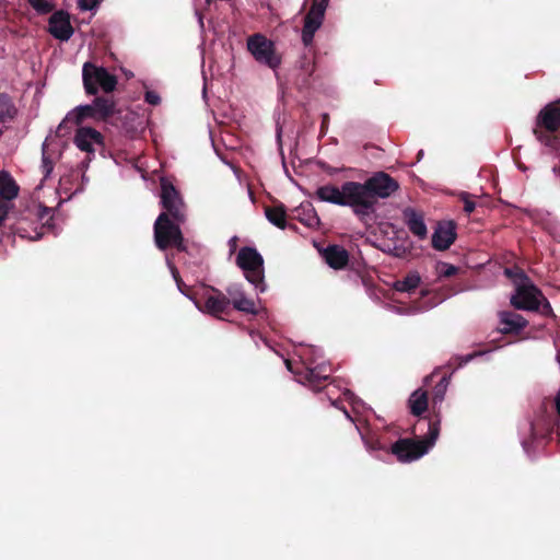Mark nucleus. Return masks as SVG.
I'll return each instance as SVG.
<instances>
[{"label":"nucleus","instance_id":"nucleus-1","mask_svg":"<svg viewBox=\"0 0 560 560\" xmlns=\"http://www.w3.org/2000/svg\"><path fill=\"white\" fill-rule=\"evenodd\" d=\"M399 189L398 182L385 172H376L364 183L345 182L341 187L331 184L320 186L315 196L324 202L350 207L361 220L375 212L380 199L389 198Z\"/></svg>","mask_w":560,"mask_h":560},{"label":"nucleus","instance_id":"nucleus-2","mask_svg":"<svg viewBox=\"0 0 560 560\" xmlns=\"http://www.w3.org/2000/svg\"><path fill=\"white\" fill-rule=\"evenodd\" d=\"M440 434V420L430 419L428 434L422 440L399 439L390 447L393 455L401 463H410L422 457L435 444Z\"/></svg>","mask_w":560,"mask_h":560},{"label":"nucleus","instance_id":"nucleus-3","mask_svg":"<svg viewBox=\"0 0 560 560\" xmlns=\"http://www.w3.org/2000/svg\"><path fill=\"white\" fill-rule=\"evenodd\" d=\"M179 224L177 221L168 218V213L159 214L154 222V242L159 249L165 250L174 247L178 252L187 250Z\"/></svg>","mask_w":560,"mask_h":560},{"label":"nucleus","instance_id":"nucleus-4","mask_svg":"<svg viewBox=\"0 0 560 560\" xmlns=\"http://www.w3.org/2000/svg\"><path fill=\"white\" fill-rule=\"evenodd\" d=\"M82 80L88 95H97L100 90L105 94H110L115 91L118 83L116 75L109 73L104 67L92 62L83 65Z\"/></svg>","mask_w":560,"mask_h":560},{"label":"nucleus","instance_id":"nucleus-5","mask_svg":"<svg viewBox=\"0 0 560 560\" xmlns=\"http://www.w3.org/2000/svg\"><path fill=\"white\" fill-rule=\"evenodd\" d=\"M236 264L244 271L245 278L264 292V258L258 250L249 246L242 247L236 256Z\"/></svg>","mask_w":560,"mask_h":560},{"label":"nucleus","instance_id":"nucleus-6","mask_svg":"<svg viewBox=\"0 0 560 560\" xmlns=\"http://www.w3.org/2000/svg\"><path fill=\"white\" fill-rule=\"evenodd\" d=\"M560 129V106L559 103H549L540 109L536 117V126L533 130L537 140L546 145L555 141L552 136Z\"/></svg>","mask_w":560,"mask_h":560},{"label":"nucleus","instance_id":"nucleus-7","mask_svg":"<svg viewBox=\"0 0 560 560\" xmlns=\"http://www.w3.org/2000/svg\"><path fill=\"white\" fill-rule=\"evenodd\" d=\"M247 50L258 63L272 70L281 65V56L277 52L275 43L260 33L253 34L247 38Z\"/></svg>","mask_w":560,"mask_h":560},{"label":"nucleus","instance_id":"nucleus-8","mask_svg":"<svg viewBox=\"0 0 560 560\" xmlns=\"http://www.w3.org/2000/svg\"><path fill=\"white\" fill-rule=\"evenodd\" d=\"M194 303L200 311L215 317H220L221 314H228L231 305L230 299L212 287L203 288L202 293L197 294Z\"/></svg>","mask_w":560,"mask_h":560},{"label":"nucleus","instance_id":"nucleus-9","mask_svg":"<svg viewBox=\"0 0 560 560\" xmlns=\"http://www.w3.org/2000/svg\"><path fill=\"white\" fill-rule=\"evenodd\" d=\"M161 205L165 210L163 213H168V218L177 221V223L185 222L186 206L179 191L166 178L161 179Z\"/></svg>","mask_w":560,"mask_h":560},{"label":"nucleus","instance_id":"nucleus-10","mask_svg":"<svg viewBox=\"0 0 560 560\" xmlns=\"http://www.w3.org/2000/svg\"><path fill=\"white\" fill-rule=\"evenodd\" d=\"M542 292L533 283L517 285L515 294L511 298V304L516 310L538 311Z\"/></svg>","mask_w":560,"mask_h":560},{"label":"nucleus","instance_id":"nucleus-11","mask_svg":"<svg viewBox=\"0 0 560 560\" xmlns=\"http://www.w3.org/2000/svg\"><path fill=\"white\" fill-rule=\"evenodd\" d=\"M73 142L81 151L94 154L97 147L104 148V136L92 127H79Z\"/></svg>","mask_w":560,"mask_h":560},{"label":"nucleus","instance_id":"nucleus-12","mask_svg":"<svg viewBox=\"0 0 560 560\" xmlns=\"http://www.w3.org/2000/svg\"><path fill=\"white\" fill-rule=\"evenodd\" d=\"M48 32L56 39L69 40L74 33L70 22V14L65 10L54 12L48 20Z\"/></svg>","mask_w":560,"mask_h":560},{"label":"nucleus","instance_id":"nucleus-13","mask_svg":"<svg viewBox=\"0 0 560 560\" xmlns=\"http://www.w3.org/2000/svg\"><path fill=\"white\" fill-rule=\"evenodd\" d=\"M456 237V223L454 221H441L433 232L432 246L436 250H446Z\"/></svg>","mask_w":560,"mask_h":560},{"label":"nucleus","instance_id":"nucleus-14","mask_svg":"<svg viewBox=\"0 0 560 560\" xmlns=\"http://www.w3.org/2000/svg\"><path fill=\"white\" fill-rule=\"evenodd\" d=\"M92 118L96 120V113L92 104L80 105L69 112L58 126V130L62 131L70 128V126H80L85 119Z\"/></svg>","mask_w":560,"mask_h":560},{"label":"nucleus","instance_id":"nucleus-15","mask_svg":"<svg viewBox=\"0 0 560 560\" xmlns=\"http://www.w3.org/2000/svg\"><path fill=\"white\" fill-rule=\"evenodd\" d=\"M284 362L289 371L299 375L301 383H307L314 389H319L320 385L328 380V375H322L317 369H304L302 366L294 369L292 361L285 360Z\"/></svg>","mask_w":560,"mask_h":560},{"label":"nucleus","instance_id":"nucleus-16","mask_svg":"<svg viewBox=\"0 0 560 560\" xmlns=\"http://www.w3.org/2000/svg\"><path fill=\"white\" fill-rule=\"evenodd\" d=\"M404 222L409 231L420 240H424L428 235V229L424 223L423 213L413 208L407 207L402 211Z\"/></svg>","mask_w":560,"mask_h":560},{"label":"nucleus","instance_id":"nucleus-17","mask_svg":"<svg viewBox=\"0 0 560 560\" xmlns=\"http://www.w3.org/2000/svg\"><path fill=\"white\" fill-rule=\"evenodd\" d=\"M322 256L326 264L336 270L343 269L349 262V253L341 245L332 244L328 245L322 252Z\"/></svg>","mask_w":560,"mask_h":560},{"label":"nucleus","instance_id":"nucleus-18","mask_svg":"<svg viewBox=\"0 0 560 560\" xmlns=\"http://www.w3.org/2000/svg\"><path fill=\"white\" fill-rule=\"evenodd\" d=\"M93 107L96 113V120L107 122L108 119L117 113L116 102L113 95L105 94L102 96L95 95L93 100Z\"/></svg>","mask_w":560,"mask_h":560},{"label":"nucleus","instance_id":"nucleus-19","mask_svg":"<svg viewBox=\"0 0 560 560\" xmlns=\"http://www.w3.org/2000/svg\"><path fill=\"white\" fill-rule=\"evenodd\" d=\"M500 323L503 325L500 328L503 335L518 334L528 325V322L522 315L508 311L500 313Z\"/></svg>","mask_w":560,"mask_h":560},{"label":"nucleus","instance_id":"nucleus-20","mask_svg":"<svg viewBox=\"0 0 560 560\" xmlns=\"http://www.w3.org/2000/svg\"><path fill=\"white\" fill-rule=\"evenodd\" d=\"M325 16L307 12L302 28V42L305 47L313 44L316 31L322 26Z\"/></svg>","mask_w":560,"mask_h":560},{"label":"nucleus","instance_id":"nucleus-21","mask_svg":"<svg viewBox=\"0 0 560 560\" xmlns=\"http://www.w3.org/2000/svg\"><path fill=\"white\" fill-rule=\"evenodd\" d=\"M265 215L275 226L281 230L287 228V209L283 203L278 202L273 206H266Z\"/></svg>","mask_w":560,"mask_h":560},{"label":"nucleus","instance_id":"nucleus-22","mask_svg":"<svg viewBox=\"0 0 560 560\" xmlns=\"http://www.w3.org/2000/svg\"><path fill=\"white\" fill-rule=\"evenodd\" d=\"M428 404V392L421 388L415 390L408 399L410 412L416 417H420L422 413L427 411Z\"/></svg>","mask_w":560,"mask_h":560},{"label":"nucleus","instance_id":"nucleus-23","mask_svg":"<svg viewBox=\"0 0 560 560\" xmlns=\"http://www.w3.org/2000/svg\"><path fill=\"white\" fill-rule=\"evenodd\" d=\"M19 194V186L13 177L5 171L0 172V198L10 201Z\"/></svg>","mask_w":560,"mask_h":560},{"label":"nucleus","instance_id":"nucleus-24","mask_svg":"<svg viewBox=\"0 0 560 560\" xmlns=\"http://www.w3.org/2000/svg\"><path fill=\"white\" fill-rule=\"evenodd\" d=\"M18 113L11 97L5 93H0V122L12 120Z\"/></svg>","mask_w":560,"mask_h":560},{"label":"nucleus","instance_id":"nucleus-25","mask_svg":"<svg viewBox=\"0 0 560 560\" xmlns=\"http://www.w3.org/2000/svg\"><path fill=\"white\" fill-rule=\"evenodd\" d=\"M167 266L171 270V273L176 282V285L178 288V290L184 294L186 295L187 298H189L191 301L196 300V296L198 294V292H195L194 289L189 285H187L180 275H179V271L178 269L176 268V266L170 260L167 259Z\"/></svg>","mask_w":560,"mask_h":560},{"label":"nucleus","instance_id":"nucleus-26","mask_svg":"<svg viewBox=\"0 0 560 560\" xmlns=\"http://www.w3.org/2000/svg\"><path fill=\"white\" fill-rule=\"evenodd\" d=\"M420 281L418 272H409L404 279L395 282V289L400 292H411L419 287Z\"/></svg>","mask_w":560,"mask_h":560},{"label":"nucleus","instance_id":"nucleus-27","mask_svg":"<svg viewBox=\"0 0 560 560\" xmlns=\"http://www.w3.org/2000/svg\"><path fill=\"white\" fill-rule=\"evenodd\" d=\"M529 434L530 440H524L523 441V447L524 450L529 453L532 443L538 439H547L551 435V430L546 429L545 431H538L535 423L530 422L529 424Z\"/></svg>","mask_w":560,"mask_h":560},{"label":"nucleus","instance_id":"nucleus-28","mask_svg":"<svg viewBox=\"0 0 560 560\" xmlns=\"http://www.w3.org/2000/svg\"><path fill=\"white\" fill-rule=\"evenodd\" d=\"M235 310L247 313V314H256L255 303L253 300L247 299L243 293H240V299L234 301Z\"/></svg>","mask_w":560,"mask_h":560},{"label":"nucleus","instance_id":"nucleus-29","mask_svg":"<svg viewBox=\"0 0 560 560\" xmlns=\"http://www.w3.org/2000/svg\"><path fill=\"white\" fill-rule=\"evenodd\" d=\"M27 2L40 15L52 12L55 8L48 0H27Z\"/></svg>","mask_w":560,"mask_h":560},{"label":"nucleus","instance_id":"nucleus-30","mask_svg":"<svg viewBox=\"0 0 560 560\" xmlns=\"http://www.w3.org/2000/svg\"><path fill=\"white\" fill-rule=\"evenodd\" d=\"M458 271H459L458 267L447 264V262H440L438 265V273L440 277L451 278V277L457 275Z\"/></svg>","mask_w":560,"mask_h":560},{"label":"nucleus","instance_id":"nucleus-31","mask_svg":"<svg viewBox=\"0 0 560 560\" xmlns=\"http://www.w3.org/2000/svg\"><path fill=\"white\" fill-rule=\"evenodd\" d=\"M447 386V377L443 376L434 388L433 404L442 401Z\"/></svg>","mask_w":560,"mask_h":560},{"label":"nucleus","instance_id":"nucleus-32","mask_svg":"<svg viewBox=\"0 0 560 560\" xmlns=\"http://www.w3.org/2000/svg\"><path fill=\"white\" fill-rule=\"evenodd\" d=\"M327 7L328 3L325 0H313L308 12L314 13L316 15L325 16Z\"/></svg>","mask_w":560,"mask_h":560},{"label":"nucleus","instance_id":"nucleus-33","mask_svg":"<svg viewBox=\"0 0 560 560\" xmlns=\"http://www.w3.org/2000/svg\"><path fill=\"white\" fill-rule=\"evenodd\" d=\"M42 170L45 178H47L54 170V162L45 152L43 153L42 159Z\"/></svg>","mask_w":560,"mask_h":560},{"label":"nucleus","instance_id":"nucleus-34","mask_svg":"<svg viewBox=\"0 0 560 560\" xmlns=\"http://www.w3.org/2000/svg\"><path fill=\"white\" fill-rule=\"evenodd\" d=\"M38 218L40 221H45L44 228L51 229L52 225L50 224V221L52 219L50 209L47 207H43L38 211Z\"/></svg>","mask_w":560,"mask_h":560},{"label":"nucleus","instance_id":"nucleus-35","mask_svg":"<svg viewBox=\"0 0 560 560\" xmlns=\"http://www.w3.org/2000/svg\"><path fill=\"white\" fill-rule=\"evenodd\" d=\"M538 311H540L544 316L556 317L549 301L545 296L540 298V307Z\"/></svg>","mask_w":560,"mask_h":560},{"label":"nucleus","instance_id":"nucleus-36","mask_svg":"<svg viewBox=\"0 0 560 560\" xmlns=\"http://www.w3.org/2000/svg\"><path fill=\"white\" fill-rule=\"evenodd\" d=\"M460 199L464 202V211L467 214L474 212V210L476 209V203L472 200H470V195L468 192H463Z\"/></svg>","mask_w":560,"mask_h":560},{"label":"nucleus","instance_id":"nucleus-37","mask_svg":"<svg viewBox=\"0 0 560 560\" xmlns=\"http://www.w3.org/2000/svg\"><path fill=\"white\" fill-rule=\"evenodd\" d=\"M144 101L150 105L156 106L161 103V97L154 91H147L144 94Z\"/></svg>","mask_w":560,"mask_h":560},{"label":"nucleus","instance_id":"nucleus-38","mask_svg":"<svg viewBox=\"0 0 560 560\" xmlns=\"http://www.w3.org/2000/svg\"><path fill=\"white\" fill-rule=\"evenodd\" d=\"M317 165L319 166V168L322 171H324L325 173H327L329 175H335L340 171L339 168L332 167L331 165H329L328 163H326L324 161H318Z\"/></svg>","mask_w":560,"mask_h":560},{"label":"nucleus","instance_id":"nucleus-39","mask_svg":"<svg viewBox=\"0 0 560 560\" xmlns=\"http://www.w3.org/2000/svg\"><path fill=\"white\" fill-rule=\"evenodd\" d=\"M555 407H556L557 417H558L557 421H556V427H557V432L560 435V388L555 397Z\"/></svg>","mask_w":560,"mask_h":560},{"label":"nucleus","instance_id":"nucleus-40","mask_svg":"<svg viewBox=\"0 0 560 560\" xmlns=\"http://www.w3.org/2000/svg\"><path fill=\"white\" fill-rule=\"evenodd\" d=\"M98 4V0H79V7L82 10H93Z\"/></svg>","mask_w":560,"mask_h":560},{"label":"nucleus","instance_id":"nucleus-41","mask_svg":"<svg viewBox=\"0 0 560 560\" xmlns=\"http://www.w3.org/2000/svg\"><path fill=\"white\" fill-rule=\"evenodd\" d=\"M9 213V206L5 201L0 200V226L5 221Z\"/></svg>","mask_w":560,"mask_h":560},{"label":"nucleus","instance_id":"nucleus-42","mask_svg":"<svg viewBox=\"0 0 560 560\" xmlns=\"http://www.w3.org/2000/svg\"><path fill=\"white\" fill-rule=\"evenodd\" d=\"M329 126V115L324 113L322 115V124H320V136L324 137L328 130Z\"/></svg>","mask_w":560,"mask_h":560},{"label":"nucleus","instance_id":"nucleus-43","mask_svg":"<svg viewBox=\"0 0 560 560\" xmlns=\"http://www.w3.org/2000/svg\"><path fill=\"white\" fill-rule=\"evenodd\" d=\"M228 293H229V299L231 301V303L234 305V301L236 299H240V293H242L241 291L236 290V289H228Z\"/></svg>","mask_w":560,"mask_h":560},{"label":"nucleus","instance_id":"nucleus-44","mask_svg":"<svg viewBox=\"0 0 560 560\" xmlns=\"http://www.w3.org/2000/svg\"><path fill=\"white\" fill-rule=\"evenodd\" d=\"M228 293H229V299L231 301V303L234 305V301L236 299H240V293H242L241 291L236 290V289H228Z\"/></svg>","mask_w":560,"mask_h":560},{"label":"nucleus","instance_id":"nucleus-45","mask_svg":"<svg viewBox=\"0 0 560 560\" xmlns=\"http://www.w3.org/2000/svg\"><path fill=\"white\" fill-rule=\"evenodd\" d=\"M486 351H475L470 354H467L464 359H463V362L462 363H468L469 361H471L474 358L478 357V355H481L483 354Z\"/></svg>","mask_w":560,"mask_h":560},{"label":"nucleus","instance_id":"nucleus-46","mask_svg":"<svg viewBox=\"0 0 560 560\" xmlns=\"http://www.w3.org/2000/svg\"><path fill=\"white\" fill-rule=\"evenodd\" d=\"M319 219L316 214H313L306 222L305 224L307 226H313L315 223H318Z\"/></svg>","mask_w":560,"mask_h":560},{"label":"nucleus","instance_id":"nucleus-47","mask_svg":"<svg viewBox=\"0 0 560 560\" xmlns=\"http://www.w3.org/2000/svg\"><path fill=\"white\" fill-rule=\"evenodd\" d=\"M406 253V249L405 248H401V247H395V256L397 257H404Z\"/></svg>","mask_w":560,"mask_h":560},{"label":"nucleus","instance_id":"nucleus-48","mask_svg":"<svg viewBox=\"0 0 560 560\" xmlns=\"http://www.w3.org/2000/svg\"><path fill=\"white\" fill-rule=\"evenodd\" d=\"M432 377H434V373H433V374H431L430 376H428V377L425 378V383H427L429 380H431Z\"/></svg>","mask_w":560,"mask_h":560},{"label":"nucleus","instance_id":"nucleus-49","mask_svg":"<svg viewBox=\"0 0 560 560\" xmlns=\"http://www.w3.org/2000/svg\"><path fill=\"white\" fill-rule=\"evenodd\" d=\"M505 273H506L508 276H511V270H510V269H505Z\"/></svg>","mask_w":560,"mask_h":560},{"label":"nucleus","instance_id":"nucleus-50","mask_svg":"<svg viewBox=\"0 0 560 560\" xmlns=\"http://www.w3.org/2000/svg\"><path fill=\"white\" fill-rule=\"evenodd\" d=\"M327 3L329 2V0H325Z\"/></svg>","mask_w":560,"mask_h":560}]
</instances>
